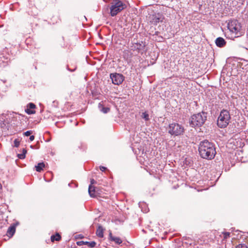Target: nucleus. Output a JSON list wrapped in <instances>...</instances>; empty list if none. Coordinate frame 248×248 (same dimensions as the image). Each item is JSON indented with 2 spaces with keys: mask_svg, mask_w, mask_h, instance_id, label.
<instances>
[{
  "mask_svg": "<svg viewBox=\"0 0 248 248\" xmlns=\"http://www.w3.org/2000/svg\"><path fill=\"white\" fill-rule=\"evenodd\" d=\"M45 166V165L44 162L39 163L37 165L35 166L36 170L38 172H41Z\"/></svg>",
  "mask_w": 248,
  "mask_h": 248,
  "instance_id": "17",
  "label": "nucleus"
},
{
  "mask_svg": "<svg viewBox=\"0 0 248 248\" xmlns=\"http://www.w3.org/2000/svg\"><path fill=\"white\" fill-rule=\"evenodd\" d=\"M109 238L110 241L114 242L116 244L119 245L122 243V240L120 237L112 236L111 232L109 234Z\"/></svg>",
  "mask_w": 248,
  "mask_h": 248,
  "instance_id": "14",
  "label": "nucleus"
},
{
  "mask_svg": "<svg viewBox=\"0 0 248 248\" xmlns=\"http://www.w3.org/2000/svg\"><path fill=\"white\" fill-rule=\"evenodd\" d=\"M231 116L229 112L226 109H222L218 117L217 126L221 128L226 127L230 123Z\"/></svg>",
  "mask_w": 248,
  "mask_h": 248,
  "instance_id": "4",
  "label": "nucleus"
},
{
  "mask_svg": "<svg viewBox=\"0 0 248 248\" xmlns=\"http://www.w3.org/2000/svg\"><path fill=\"white\" fill-rule=\"evenodd\" d=\"M145 46V45L143 43V42H141V43H133L132 45L130 46V48L131 50L134 51L136 50L137 52H140V50H142L144 49Z\"/></svg>",
  "mask_w": 248,
  "mask_h": 248,
  "instance_id": "8",
  "label": "nucleus"
},
{
  "mask_svg": "<svg viewBox=\"0 0 248 248\" xmlns=\"http://www.w3.org/2000/svg\"><path fill=\"white\" fill-rule=\"evenodd\" d=\"M110 78L113 84L120 85L124 81V78L122 74L115 73L110 74Z\"/></svg>",
  "mask_w": 248,
  "mask_h": 248,
  "instance_id": "7",
  "label": "nucleus"
},
{
  "mask_svg": "<svg viewBox=\"0 0 248 248\" xmlns=\"http://www.w3.org/2000/svg\"><path fill=\"white\" fill-rule=\"evenodd\" d=\"M206 120L207 113L202 111L191 116L189 119V125L192 127L199 128L205 123Z\"/></svg>",
  "mask_w": 248,
  "mask_h": 248,
  "instance_id": "2",
  "label": "nucleus"
},
{
  "mask_svg": "<svg viewBox=\"0 0 248 248\" xmlns=\"http://www.w3.org/2000/svg\"><path fill=\"white\" fill-rule=\"evenodd\" d=\"M35 108V105L32 103H29L25 109V112L28 114H32L35 113V111L33 110Z\"/></svg>",
  "mask_w": 248,
  "mask_h": 248,
  "instance_id": "10",
  "label": "nucleus"
},
{
  "mask_svg": "<svg viewBox=\"0 0 248 248\" xmlns=\"http://www.w3.org/2000/svg\"><path fill=\"white\" fill-rule=\"evenodd\" d=\"M243 64H245V65H248V61H244L242 63V65Z\"/></svg>",
  "mask_w": 248,
  "mask_h": 248,
  "instance_id": "29",
  "label": "nucleus"
},
{
  "mask_svg": "<svg viewBox=\"0 0 248 248\" xmlns=\"http://www.w3.org/2000/svg\"><path fill=\"white\" fill-rule=\"evenodd\" d=\"M162 21L161 16L159 14L153 15L150 22L152 24L156 25L159 22Z\"/></svg>",
  "mask_w": 248,
  "mask_h": 248,
  "instance_id": "12",
  "label": "nucleus"
},
{
  "mask_svg": "<svg viewBox=\"0 0 248 248\" xmlns=\"http://www.w3.org/2000/svg\"><path fill=\"white\" fill-rule=\"evenodd\" d=\"M215 43L219 47H224L226 44V41L222 37H217L215 40Z\"/></svg>",
  "mask_w": 248,
  "mask_h": 248,
  "instance_id": "11",
  "label": "nucleus"
},
{
  "mask_svg": "<svg viewBox=\"0 0 248 248\" xmlns=\"http://www.w3.org/2000/svg\"><path fill=\"white\" fill-rule=\"evenodd\" d=\"M222 234L223 235V240H226L230 237V232H223Z\"/></svg>",
  "mask_w": 248,
  "mask_h": 248,
  "instance_id": "20",
  "label": "nucleus"
},
{
  "mask_svg": "<svg viewBox=\"0 0 248 248\" xmlns=\"http://www.w3.org/2000/svg\"><path fill=\"white\" fill-rule=\"evenodd\" d=\"M168 130L169 134L174 136H181L185 132L184 127L177 123L170 124L169 125Z\"/></svg>",
  "mask_w": 248,
  "mask_h": 248,
  "instance_id": "6",
  "label": "nucleus"
},
{
  "mask_svg": "<svg viewBox=\"0 0 248 248\" xmlns=\"http://www.w3.org/2000/svg\"><path fill=\"white\" fill-rule=\"evenodd\" d=\"M26 153H27L26 150L25 149H23L22 153H24V155H25Z\"/></svg>",
  "mask_w": 248,
  "mask_h": 248,
  "instance_id": "30",
  "label": "nucleus"
},
{
  "mask_svg": "<svg viewBox=\"0 0 248 248\" xmlns=\"http://www.w3.org/2000/svg\"><path fill=\"white\" fill-rule=\"evenodd\" d=\"M26 155H24V153H22L18 155V157L19 158L21 159H24L25 158Z\"/></svg>",
  "mask_w": 248,
  "mask_h": 248,
  "instance_id": "25",
  "label": "nucleus"
},
{
  "mask_svg": "<svg viewBox=\"0 0 248 248\" xmlns=\"http://www.w3.org/2000/svg\"><path fill=\"white\" fill-rule=\"evenodd\" d=\"M14 146L18 147L20 144V141L17 139H15L14 141Z\"/></svg>",
  "mask_w": 248,
  "mask_h": 248,
  "instance_id": "22",
  "label": "nucleus"
},
{
  "mask_svg": "<svg viewBox=\"0 0 248 248\" xmlns=\"http://www.w3.org/2000/svg\"><path fill=\"white\" fill-rule=\"evenodd\" d=\"M84 245H87L90 248H94L96 245V243L94 241L87 242L85 241Z\"/></svg>",
  "mask_w": 248,
  "mask_h": 248,
  "instance_id": "19",
  "label": "nucleus"
},
{
  "mask_svg": "<svg viewBox=\"0 0 248 248\" xmlns=\"http://www.w3.org/2000/svg\"><path fill=\"white\" fill-rule=\"evenodd\" d=\"M34 140V136H33V135L31 136L30 137V140L31 141H32Z\"/></svg>",
  "mask_w": 248,
  "mask_h": 248,
  "instance_id": "28",
  "label": "nucleus"
},
{
  "mask_svg": "<svg viewBox=\"0 0 248 248\" xmlns=\"http://www.w3.org/2000/svg\"><path fill=\"white\" fill-rule=\"evenodd\" d=\"M199 152L201 157L208 160L213 159L217 153L215 144L207 140L200 142Z\"/></svg>",
  "mask_w": 248,
  "mask_h": 248,
  "instance_id": "1",
  "label": "nucleus"
},
{
  "mask_svg": "<svg viewBox=\"0 0 248 248\" xmlns=\"http://www.w3.org/2000/svg\"><path fill=\"white\" fill-rule=\"evenodd\" d=\"M61 239V236L59 233H56L55 235H52L51 236V241L54 242V241H58Z\"/></svg>",
  "mask_w": 248,
  "mask_h": 248,
  "instance_id": "18",
  "label": "nucleus"
},
{
  "mask_svg": "<svg viewBox=\"0 0 248 248\" xmlns=\"http://www.w3.org/2000/svg\"><path fill=\"white\" fill-rule=\"evenodd\" d=\"M67 69H68V70L70 71H74L75 70V69H74V70H70V69L68 68V67H67Z\"/></svg>",
  "mask_w": 248,
  "mask_h": 248,
  "instance_id": "31",
  "label": "nucleus"
},
{
  "mask_svg": "<svg viewBox=\"0 0 248 248\" xmlns=\"http://www.w3.org/2000/svg\"><path fill=\"white\" fill-rule=\"evenodd\" d=\"M227 28L232 37H238L243 34L241 25L237 20L230 21L228 23Z\"/></svg>",
  "mask_w": 248,
  "mask_h": 248,
  "instance_id": "3",
  "label": "nucleus"
},
{
  "mask_svg": "<svg viewBox=\"0 0 248 248\" xmlns=\"http://www.w3.org/2000/svg\"><path fill=\"white\" fill-rule=\"evenodd\" d=\"M141 117L145 121H148L149 120V114L146 112H143Z\"/></svg>",
  "mask_w": 248,
  "mask_h": 248,
  "instance_id": "21",
  "label": "nucleus"
},
{
  "mask_svg": "<svg viewBox=\"0 0 248 248\" xmlns=\"http://www.w3.org/2000/svg\"><path fill=\"white\" fill-rule=\"evenodd\" d=\"M17 225V223L16 224H13L12 225H11L8 229L6 235L9 237H12L14 234H15L16 232V225Z\"/></svg>",
  "mask_w": 248,
  "mask_h": 248,
  "instance_id": "9",
  "label": "nucleus"
},
{
  "mask_svg": "<svg viewBox=\"0 0 248 248\" xmlns=\"http://www.w3.org/2000/svg\"><path fill=\"white\" fill-rule=\"evenodd\" d=\"M235 248H248L245 244H239Z\"/></svg>",
  "mask_w": 248,
  "mask_h": 248,
  "instance_id": "23",
  "label": "nucleus"
},
{
  "mask_svg": "<svg viewBox=\"0 0 248 248\" xmlns=\"http://www.w3.org/2000/svg\"><path fill=\"white\" fill-rule=\"evenodd\" d=\"M107 169V168L104 166H100V170L102 171H105Z\"/></svg>",
  "mask_w": 248,
  "mask_h": 248,
  "instance_id": "26",
  "label": "nucleus"
},
{
  "mask_svg": "<svg viewBox=\"0 0 248 248\" xmlns=\"http://www.w3.org/2000/svg\"><path fill=\"white\" fill-rule=\"evenodd\" d=\"M85 244V241H79V242H77V244H78V246H80V245H81L82 244Z\"/></svg>",
  "mask_w": 248,
  "mask_h": 248,
  "instance_id": "27",
  "label": "nucleus"
},
{
  "mask_svg": "<svg viewBox=\"0 0 248 248\" xmlns=\"http://www.w3.org/2000/svg\"><path fill=\"white\" fill-rule=\"evenodd\" d=\"M104 229L102 226L99 225L96 231V235L102 238L104 236Z\"/></svg>",
  "mask_w": 248,
  "mask_h": 248,
  "instance_id": "15",
  "label": "nucleus"
},
{
  "mask_svg": "<svg viewBox=\"0 0 248 248\" xmlns=\"http://www.w3.org/2000/svg\"><path fill=\"white\" fill-rule=\"evenodd\" d=\"M71 184H68V185H69V186H71Z\"/></svg>",
  "mask_w": 248,
  "mask_h": 248,
  "instance_id": "32",
  "label": "nucleus"
},
{
  "mask_svg": "<svg viewBox=\"0 0 248 248\" xmlns=\"http://www.w3.org/2000/svg\"><path fill=\"white\" fill-rule=\"evenodd\" d=\"M110 4V14L111 16H116L126 8V5L120 0H113Z\"/></svg>",
  "mask_w": 248,
  "mask_h": 248,
  "instance_id": "5",
  "label": "nucleus"
},
{
  "mask_svg": "<svg viewBox=\"0 0 248 248\" xmlns=\"http://www.w3.org/2000/svg\"><path fill=\"white\" fill-rule=\"evenodd\" d=\"M98 107L100 110L104 113H107L110 110V108H109L103 107L101 103L99 104Z\"/></svg>",
  "mask_w": 248,
  "mask_h": 248,
  "instance_id": "16",
  "label": "nucleus"
},
{
  "mask_svg": "<svg viewBox=\"0 0 248 248\" xmlns=\"http://www.w3.org/2000/svg\"><path fill=\"white\" fill-rule=\"evenodd\" d=\"M95 183L93 179L91 180V185L89 186L88 192L91 197H94L95 187L92 185Z\"/></svg>",
  "mask_w": 248,
  "mask_h": 248,
  "instance_id": "13",
  "label": "nucleus"
},
{
  "mask_svg": "<svg viewBox=\"0 0 248 248\" xmlns=\"http://www.w3.org/2000/svg\"><path fill=\"white\" fill-rule=\"evenodd\" d=\"M32 133V131L31 130L27 131L24 133V135L25 136H29Z\"/></svg>",
  "mask_w": 248,
  "mask_h": 248,
  "instance_id": "24",
  "label": "nucleus"
}]
</instances>
